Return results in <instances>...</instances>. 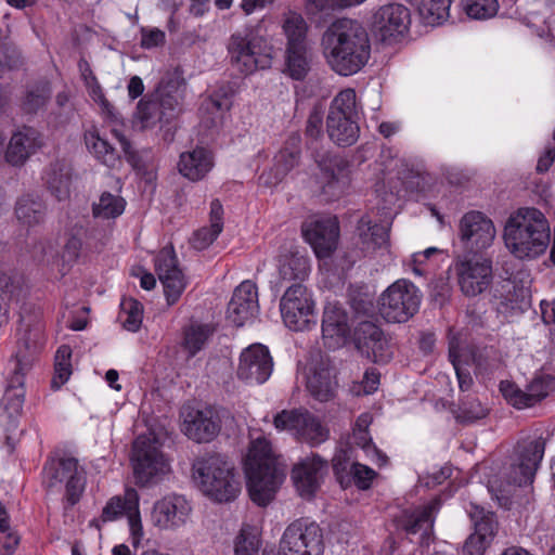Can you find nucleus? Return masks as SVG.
I'll return each mask as SVG.
<instances>
[{"label": "nucleus", "instance_id": "10", "mask_svg": "<svg viewBox=\"0 0 555 555\" xmlns=\"http://www.w3.org/2000/svg\"><path fill=\"white\" fill-rule=\"evenodd\" d=\"M133 475L137 485L146 487L169 474L170 465L154 438L139 436L133 443Z\"/></svg>", "mask_w": 555, "mask_h": 555}, {"label": "nucleus", "instance_id": "63", "mask_svg": "<svg viewBox=\"0 0 555 555\" xmlns=\"http://www.w3.org/2000/svg\"><path fill=\"white\" fill-rule=\"evenodd\" d=\"M165 42V33L158 28L143 29L141 46L145 49L158 47Z\"/></svg>", "mask_w": 555, "mask_h": 555}, {"label": "nucleus", "instance_id": "59", "mask_svg": "<svg viewBox=\"0 0 555 555\" xmlns=\"http://www.w3.org/2000/svg\"><path fill=\"white\" fill-rule=\"evenodd\" d=\"M214 231H215V228L211 225L203 227V228L198 229L197 231H195L190 240L192 247L197 250H203V249L207 248L210 244H212V242L220 234V233L212 234Z\"/></svg>", "mask_w": 555, "mask_h": 555}, {"label": "nucleus", "instance_id": "47", "mask_svg": "<svg viewBox=\"0 0 555 555\" xmlns=\"http://www.w3.org/2000/svg\"><path fill=\"white\" fill-rule=\"evenodd\" d=\"M327 116L359 117L356 91L352 88L340 90L332 100Z\"/></svg>", "mask_w": 555, "mask_h": 555}, {"label": "nucleus", "instance_id": "50", "mask_svg": "<svg viewBox=\"0 0 555 555\" xmlns=\"http://www.w3.org/2000/svg\"><path fill=\"white\" fill-rule=\"evenodd\" d=\"M464 350L460 346V341L455 337H451L449 341V358L455 370L459 385L462 390H468L473 384V378L464 369Z\"/></svg>", "mask_w": 555, "mask_h": 555}, {"label": "nucleus", "instance_id": "23", "mask_svg": "<svg viewBox=\"0 0 555 555\" xmlns=\"http://www.w3.org/2000/svg\"><path fill=\"white\" fill-rule=\"evenodd\" d=\"M305 240L311 245L318 258L328 257L337 247L339 225L335 217L318 218L302 227Z\"/></svg>", "mask_w": 555, "mask_h": 555}, {"label": "nucleus", "instance_id": "41", "mask_svg": "<svg viewBox=\"0 0 555 555\" xmlns=\"http://www.w3.org/2000/svg\"><path fill=\"white\" fill-rule=\"evenodd\" d=\"M72 168L69 165L61 162L51 164L43 176L48 190L59 201L69 197L72 186Z\"/></svg>", "mask_w": 555, "mask_h": 555}, {"label": "nucleus", "instance_id": "4", "mask_svg": "<svg viewBox=\"0 0 555 555\" xmlns=\"http://www.w3.org/2000/svg\"><path fill=\"white\" fill-rule=\"evenodd\" d=\"M16 351L9 361L10 380L2 402L10 418L21 415L25 399L24 377L31 370L43 345L42 327H25L20 333Z\"/></svg>", "mask_w": 555, "mask_h": 555}, {"label": "nucleus", "instance_id": "26", "mask_svg": "<svg viewBox=\"0 0 555 555\" xmlns=\"http://www.w3.org/2000/svg\"><path fill=\"white\" fill-rule=\"evenodd\" d=\"M182 417V431L198 443L211 441L221 428L220 417L211 408L203 410L188 408L183 410Z\"/></svg>", "mask_w": 555, "mask_h": 555}, {"label": "nucleus", "instance_id": "33", "mask_svg": "<svg viewBox=\"0 0 555 555\" xmlns=\"http://www.w3.org/2000/svg\"><path fill=\"white\" fill-rule=\"evenodd\" d=\"M43 145V137L39 131L30 127H24L12 134L4 158L12 166H22Z\"/></svg>", "mask_w": 555, "mask_h": 555}, {"label": "nucleus", "instance_id": "3", "mask_svg": "<svg viewBox=\"0 0 555 555\" xmlns=\"http://www.w3.org/2000/svg\"><path fill=\"white\" fill-rule=\"evenodd\" d=\"M503 241L516 259H538L545 254L551 243L550 222L537 208H519L506 220Z\"/></svg>", "mask_w": 555, "mask_h": 555}, {"label": "nucleus", "instance_id": "25", "mask_svg": "<svg viewBox=\"0 0 555 555\" xmlns=\"http://www.w3.org/2000/svg\"><path fill=\"white\" fill-rule=\"evenodd\" d=\"M468 515L474 524L475 531L463 545L464 555H483L490 545L496 530V520L493 513L483 507L470 504Z\"/></svg>", "mask_w": 555, "mask_h": 555}, {"label": "nucleus", "instance_id": "37", "mask_svg": "<svg viewBox=\"0 0 555 555\" xmlns=\"http://www.w3.org/2000/svg\"><path fill=\"white\" fill-rule=\"evenodd\" d=\"M212 167V154L204 147L182 153L178 163L179 172L193 182L204 179Z\"/></svg>", "mask_w": 555, "mask_h": 555}, {"label": "nucleus", "instance_id": "28", "mask_svg": "<svg viewBox=\"0 0 555 555\" xmlns=\"http://www.w3.org/2000/svg\"><path fill=\"white\" fill-rule=\"evenodd\" d=\"M259 311L257 286L251 281L242 282L228 305L227 319L235 326H243Z\"/></svg>", "mask_w": 555, "mask_h": 555}, {"label": "nucleus", "instance_id": "42", "mask_svg": "<svg viewBox=\"0 0 555 555\" xmlns=\"http://www.w3.org/2000/svg\"><path fill=\"white\" fill-rule=\"evenodd\" d=\"M279 278L283 282L302 281L309 272V261L298 254H285L278 259Z\"/></svg>", "mask_w": 555, "mask_h": 555}, {"label": "nucleus", "instance_id": "58", "mask_svg": "<svg viewBox=\"0 0 555 555\" xmlns=\"http://www.w3.org/2000/svg\"><path fill=\"white\" fill-rule=\"evenodd\" d=\"M50 95L51 89L49 83L44 82L36 86L27 92L23 102V107L28 113H35L47 104Z\"/></svg>", "mask_w": 555, "mask_h": 555}, {"label": "nucleus", "instance_id": "56", "mask_svg": "<svg viewBox=\"0 0 555 555\" xmlns=\"http://www.w3.org/2000/svg\"><path fill=\"white\" fill-rule=\"evenodd\" d=\"M299 151L297 147H294L293 150L284 149L275 155L274 169L276 173L274 183L279 182L291 169L297 165ZM260 179L263 180L266 184L273 183V181L266 179L264 175H261Z\"/></svg>", "mask_w": 555, "mask_h": 555}, {"label": "nucleus", "instance_id": "20", "mask_svg": "<svg viewBox=\"0 0 555 555\" xmlns=\"http://www.w3.org/2000/svg\"><path fill=\"white\" fill-rule=\"evenodd\" d=\"M273 371V360L269 349L261 344L245 348L240 357L237 377L247 384H263Z\"/></svg>", "mask_w": 555, "mask_h": 555}, {"label": "nucleus", "instance_id": "2", "mask_svg": "<svg viewBox=\"0 0 555 555\" xmlns=\"http://www.w3.org/2000/svg\"><path fill=\"white\" fill-rule=\"evenodd\" d=\"M249 496L259 506L268 505L285 478V467L271 443L259 431L250 433V443L244 460Z\"/></svg>", "mask_w": 555, "mask_h": 555}, {"label": "nucleus", "instance_id": "53", "mask_svg": "<svg viewBox=\"0 0 555 555\" xmlns=\"http://www.w3.org/2000/svg\"><path fill=\"white\" fill-rule=\"evenodd\" d=\"M451 0H422L420 13L427 24H440L450 15Z\"/></svg>", "mask_w": 555, "mask_h": 555}, {"label": "nucleus", "instance_id": "36", "mask_svg": "<svg viewBox=\"0 0 555 555\" xmlns=\"http://www.w3.org/2000/svg\"><path fill=\"white\" fill-rule=\"evenodd\" d=\"M440 507V501L434 499L428 504L415 509L412 513H405L402 527L408 534H420V542L422 544H429L433 529L435 515Z\"/></svg>", "mask_w": 555, "mask_h": 555}, {"label": "nucleus", "instance_id": "46", "mask_svg": "<svg viewBox=\"0 0 555 555\" xmlns=\"http://www.w3.org/2000/svg\"><path fill=\"white\" fill-rule=\"evenodd\" d=\"M286 73L296 80L305 78L310 69L307 46L286 48Z\"/></svg>", "mask_w": 555, "mask_h": 555}, {"label": "nucleus", "instance_id": "48", "mask_svg": "<svg viewBox=\"0 0 555 555\" xmlns=\"http://www.w3.org/2000/svg\"><path fill=\"white\" fill-rule=\"evenodd\" d=\"M126 207V201L118 194L103 192L98 202L93 203V216L101 219H115Z\"/></svg>", "mask_w": 555, "mask_h": 555}, {"label": "nucleus", "instance_id": "13", "mask_svg": "<svg viewBox=\"0 0 555 555\" xmlns=\"http://www.w3.org/2000/svg\"><path fill=\"white\" fill-rule=\"evenodd\" d=\"M312 294L300 283L287 287L280 300L284 324L292 331H305L317 324Z\"/></svg>", "mask_w": 555, "mask_h": 555}, {"label": "nucleus", "instance_id": "34", "mask_svg": "<svg viewBox=\"0 0 555 555\" xmlns=\"http://www.w3.org/2000/svg\"><path fill=\"white\" fill-rule=\"evenodd\" d=\"M350 333L348 317L338 302H327L322 320V337L324 344L335 349L343 346Z\"/></svg>", "mask_w": 555, "mask_h": 555}, {"label": "nucleus", "instance_id": "7", "mask_svg": "<svg viewBox=\"0 0 555 555\" xmlns=\"http://www.w3.org/2000/svg\"><path fill=\"white\" fill-rule=\"evenodd\" d=\"M324 542L318 524L296 519L289 524L280 540L278 552L264 550L262 555H323Z\"/></svg>", "mask_w": 555, "mask_h": 555}, {"label": "nucleus", "instance_id": "9", "mask_svg": "<svg viewBox=\"0 0 555 555\" xmlns=\"http://www.w3.org/2000/svg\"><path fill=\"white\" fill-rule=\"evenodd\" d=\"M79 70L83 80L88 95L96 103L101 109L102 115L112 127L113 135L118 140L120 146L127 157V160L137 169L141 170L143 165L141 164V157L135 151L132 150L130 142L125 137L121 126L122 120L119 114L115 111L114 106L107 101L104 94V90L100 85L98 78L93 74L90 65L87 61L81 60L79 62Z\"/></svg>", "mask_w": 555, "mask_h": 555}, {"label": "nucleus", "instance_id": "19", "mask_svg": "<svg viewBox=\"0 0 555 555\" xmlns=\"http://www.w3.org/2000/svg\"><path fill=\"white\" fill-rule=\"evenodd\" d=\"M496 236L490 218L479 211L465 214L460 221V238L465 247L474 253L489 248Z\"/></svg>", "mask_w": 555, "mask_h": 555}, {"label": "nucleus", "instance_id": "40", "mask_svg": "<svg viewBox=\"0 0 555 555\" xmlns=\"http://www.w3.org/2000/svg\"><path fill=\"white\" fill-rule=\"evenodd\" d=\"M234 555H259L262 547V531L257 524L243 522L232 541Z\"/></svg>", "mask_w": 555, "mask_h": 555}, {"label": "nucleus", "instance_id": "11", "mask_svg": "<svg viewBox=\"0 0 555 555\" xmlns=\"http://www.w3.org/2000/svg\"><path fill=\"white\" fill-rule=\"evenodd\" d=\"M262 42L263 39L256 36L250 28L233 33L227 44L232 66L245 75L251 74L258 68L269 67L271 57L267 53H261Z\"/></svg>", "mask_w": 555, "mask_h": 555}, {"label": "nucleus", "instance_id": "24", "mask_svg": "<svg viewBox=\"0 0 555 555\" xmlns=\"http://www.w3.org/2000/svg\"><path fill=\"white\" fill-rule=\"evenodd\" d=\"M503 397L517 409L530 408L555 391V378L545 375L534 378L527 387V391L518 388L514 383L503 380L500 384Z\"/></svg>", "mask_w": 555, "mask_h": 555}, {"label": "nucleus", "instance_id": "12", "mask_svg": "<svg viewBox=\"0 0 555 555\" xmlns=\"http://www.w3.org/2000/svg\"><path fill=\"white\" fill-rule=\"evenodd\" d=\"M273 424L279 431H288L310 447H317L330 437L326 424L307 410H283L274 416Z\"/></svg>", "mask_w": 555, "mask_h": 555}, {"label": "nucleus", "instance_id": "27", "mask_svg": "<svg viewBox=\"0 0 555 555\" xmlns=\"http://www.w3.org/2000/svg\"><path fill=\"white\" fill-rule=\"evenodd\" d=\"M155 270L168 304H175L183 293L186 280L171 248H163L158 253L155 258Z\"/></svg>", "mask_w": 555, "mask_h": 555}, {"label": "nucleus", "instance_id": "54", "mask_svg": "<svg viewBox=\"0 0 555 555\" xmlns=\"http://www.w3.org/2000/svg\"><path fill=\"white\" fill-rule=\"evenodd\" d=\"M212 334L209 325L193 324L185 330L183 346L190 356L196 354Z\"/></svg>", "mask_w": 555, "mask_h": 555}, {"label": "nucleus", "instance_id": "16", "mask_svg": "<svg viewBox=\"0 0 555 555\" xmlns=\"http://www.w3.org/2000/svg\"><path fill=\"white\" fill-rule=\"evenodd\" d=\"M44 477L49 487L65 482L66 499L74 505L78 502L86 485L85 470L73 457L53 460L44 466Z\"/></svg>", "mask_w": 555, "mask_h": 555}, {"label": "nucleus", "instance_id": "52", "mask_svg": "<svg viewBox=\"0 0 555 555\" xmlns=\"http://www.w3.org/2000/svg\"><path fill=\"white\" fill-rule=\"evenodd\" d=\"M461 5L468 17L479 21L494 17L500 8L498 0H462Z\"/></svg>", "mask_w": 555, "mask_h": 555}, {"label": "nucleus", "instance_id": "62", "mask_svg": "<svg viewBox=\"0 0 555 555\" xmlns=\"http://www.w3.org/2000/svg\"><path fill=\"white\" fill-rule=\"evenodd\" d=\"M379 377L380 374L375 370H367L364 373L363 379L361 382L359 390H357V395H371L375 392L379 386Z\"/></svg>", "mask_w": 555, "mask_h": 555}, {"label": "nucleus", "instance_id": "15", "mask_svg": "<svg viewBox=\"0 0 555 555\" xmlns=\"http://www.w3.org/2000/svg\"><path fill=\"white\" fill-rule=\"evenodd\" d=\"M179 90L176 85L160 83L155 94L141 100L138 104L135 119L142 129H151L163 121H168L179 105Z\"/></svg>", "mask_w": 555, "mask_h": 555}, {"label": "nucleus", "instance_id": "5", "mask_svg": "<svg viewBox=\"0 0 555 555\" xmlns=\"http://www.w3.org/2000/svg\"><path fill=\"white\" fill-rule=\"evenodd\" d=\"M193 479L204 495L219 503L235 500L242 489L234 466L220 454L197 459L193 464Z\"/></svg>", "mask_w": 555, "mask_h": 555}, {"label": "nucleus", "instance_id": "8", "mask_svg": "<svg viewBox=\"0 0 555 555\" xmlns=\"http://www.w3.org/2000/svg\"><path fill=\"white\" fill-rule=\"evenodd\" d=\"M422 294L409 280L400 279L379 297V313L389 323L409 321L420 309Z\"/></svg>", "mask_w": 555, "mask_h": 555}, {"label": "nucleus", "instance_id": "30", "mask_svg": "<svg viewBox=\"0 0 555 555\" xmlns=\"http://www.w3.org/2000/svg\"><path fill=\"white\" fill-rule=\"evenodd\" d=\"M326 472L327 462L318 454H312L294 466L292 479L301 496L311 498Z\"/></svg>", "mask_w": 555, "mask_h": 555}, {"label": "nucleus", "instance_id": "32", "mask_svg": "<svg viewBox=\"0 0 555 555\" xmlns=\"http://www.w3.org/2000/svg\"><path fill=\"white\" fill-rule=\"evenodd\" d=\"M140 511V495L132 487H127L124 494L112 496L102 509V514L98 518H93L89 526L96 530L102 529V525L112 522L126 516L127 519Z\"/></svg>", "mask_w": 555, "mask_h": 555}, {"label": "nucleus", "instance_id": "14", "mask_svg": "<svg viewBox=\"0 0 555 555\" xmlns=\"http://www.w3.org/2000/svg\"><path fill=\"white\" fill-rule=\"evenodd\" d=\"M453 270L461 292L467 297L482 294L492 283V261L482 256H461L455 260Z\"/></svg>", "mask_w": 555, "mask_h": 555}, {"label": "nucleus", "instance_id": "60", "mask_svg": "<svg viewBox=\"0 0 555 555\" xmlns=\"http://www.w3.org/2000/svg\"><path fill=\"white\" fill-rule=\"evenodd\" d=\"M130 542L134 548H139L144 538V530L140 511L128 519Z\"/></svg>", "mask_w": 555, "mask_h": 555}, {"label": "nucleus", "instance_id": "45", "mask_svg": "<svg viewBox=\"0 0 555 555\" xmlns=\"http://www.w3.org/2000/svg\"><path fill=\"white\" fill-rule=\"evenodd\" d=\"M88 150L104 165L115 167L119 157L112 145L100 137L98 131L91 130L85 134Z\"/></svg>", "mask_w": 555, "mask_h": 555}, {"label": "nucleus", "instance_id": "43", "mask_svg": "<svg viewBox=\"0 0 555 555\" xmlns=\"http://www.w3.org/2000/svg\"><path fill=\"white\" fill-rule=\"evenodd\" d=\"M282 28L287 39V47L307 46L308 25L301 14L293 11L285 13Z\"/></svg>", "mask_w": 555, "mask_h": 555}, {"label": "nucleus", "instance_id": "64", "mask_svg": "<svg viewBox=\"0 0 555 555\" xmlns=\"http://www.w3.org/2000/svg\"><path fill=\"white\" fill-rule=\"evenodd\" d=\"M322 125H323V113L319 108H314L309 115L307 121V134L311 138H319L322 134Z\"/></svg>", "mask_w": 555, "mask_h": 555}, {"label": "nucleus", "instance_id": "18", "mask_svg": "<svg viewBox=\"0 0 555 555\" xmlns=\"http://www.w3.org/2000/svg\"><path fill=\"white\" fill-rule=\"evenodd\" d=\"M190 502L180 494H168L157 500L151 511V524L164 531L183 527L191 515Z\"/></svg>", "mask_w": 555, "mask_h": 555}, {"label": "nucleus", "instance_id": "31", "mask_svg": "<svg viewBox=\"0 0 555 555\" xmlns=\"http://www.w3.org/2000/svg\"><path fill=\"white\" fill-rule=\"evenodd\" d=\"M358 246L365 257H378L390 253L389 227L373 223L362 217L358 223Z\"/></svg>", "mask_w": 555, "mask_h": 555}, {"label": "nucleus", "instance_id": "35", "mask_svg": "<svg viewBox=\"0 0 555 555\" xmlns=\"http://www.w3.org/2000/svg\"><path fill=\"white\" fill-rule=\"evenodd\" d=\"M349 168L341 158H331L321 165L319 183L321 193L327 198L333 199L341 196L349 186Z\"/></svg>", "mask_w": 555, "mask_h": 555}, {"label": "nucleus", "instance_id": "44", "mask_svg": "<svg viewBox=\"0 0 555 555\" xmlns=\"http://www.w3.org/2000/svg\"><path fill=\"white\" fill-rule=\"evenodd\" d=\"M15 215L22 223L35 225L43 219L44 206L38 197L29 194L23 195L16 202Z\"/></svg>", "mask_w": 555, "mask_h": 555}, {"label": "nucleus", "instance_id": "39", "mask_svg": "<svg viewBox=\"0 0 555 555\" xmlns=\"http://www.w3.org/2000/svg\"><path fill=\"white\" fill-rule=\"evenodd\" d=\"M39 247L42 253L40 260L46 261L48 264L56 266L57 270L64 274L65 266L76 261L80 255L82 247L81 235L76 233L67 238L61 259L53 256L54 246L51 243H40Z\"/></svg>", "mask_w": 555, "mask_h": 555}, {"label": "nucleus", "instance_id": "17", "mask_svg": "<svg viewBox=\"0 0 555 555\" xmlns=\"http://www.w3.org/2000/svg\"><path fill=\"white\" fill-rule=\"evenodd\" d=\"M411 23L410 11L403 4L379 7L372 16V30L383 42H395L405 35Z\"/></svg>", "mask_w": 555, "mask_h": 555}, {"label": "nucleus", "instance_id": "29", "mask_svg": "<svg viewBox=\"0 0 555 555\" xmlns=\"http://www.w3.org/2000/svg\"><path fill=\"white\" fill-rule=\"evenodd\" d=\"M337 388L335 367L328 359L311 361L307 369V389L310 395L326 402L334 398Z\"/></svg>", "mask_w": 555, "mask_h": 555}, {"label": "nucleus", "instance_id": "51", "mask_svg": "<svg viewBox=\"0 0 555 555\" xmlns=\"http://www.w3.org/2000/svg\"><path fill=\"white\" fill-rule=\"evenodd\" d=\"M72 349L69 346H61L55 354L54 375L51 380L53 389H60L72 375Z\"/></svg>", "mask_w": 555, "mask_h": 555}, {"label": "nucleus", "instance_id": "55", "mask_svg": "<svg viewBox=\"0 0 555 555\" xmlns=\"http://www.w3.org/2000/svg\"><path fill=\"white\" fill-rule=\"evenodd\" d=\"M124 327L129 332H137L143 320V306L133 298H125L120 304Z\"/></svg>", "mask_w": 555, "mask_h": 555}, {"label": "nucleus", "instance_id": "49", "mask_svg": "<svg viewBox=\"0 0 555 555\" xmlns=\"http://www.w3.org/2000/svg\"><path fill=\"white\" fill-rule=\"evenodd\" d=\"M20 293V281L5 272H0V326L8 320L10 302L17 299Z\"/></svg>", "mask_w": 555, "mask_h": 555}, {"label": "nucleus", "instance_id": "57", "mask_svg": "<svg viewBox=\"0 0 555 555\" xmlns=\"http://www.w3.org/2000/svg\"><path fill=\"white\" fill-rule=\"evenodd\" d=\"M231 106V96L225 92H215L203 103V109L211 115L214 124L220 122Z\"/></svg>", "mask_w": 555, "mask_h": 555}, {"label": "nucleus", "instance_id": "1", "mask_svg": "<svg viewBox=\"0 0 555 555\" xmlns=\"http://www.w3.org/2000/svg\"><path fill=\"white\" fill-rule=\"evenodd\" d=\"M322 48L330 67L341 76L357 74L371 54L365 28L349 18L337 20L327 27L322 36Z\"/></svg>", "mask_w": 555, "mask_h": 555}, {"label": "nucleus", "instance_id": "38", "mask_svg": "<svg viewBox=\"0 0 555 555\" xmlns=\"http://www.w3.org/2000/svg\"><path fill=\"white\" fill-rule=\"evenodd\" d=\"M326 131L330 139L337 145L350 146L359 139V117L327 116Z\"/></svg>", "mask_w": 555, "mask_h": 555}, {"label": "nucleus", "instance_id": "6", "mask_svg": "<svg viewBox=\"0 0 555 555\" xmlns=\"http://www.w3.org/2000/svg\"><path fill=\"white\" fill-rule=\"evenodd\" d=\"M545 441L542 437L528 439L517 447L514 463L504 473L506 481L498 477L488 480V491L498 500L500 505L506 506L512 486H524L532 482L535 472L543 459Z\"/></svg>", "mask_w": 555, "mask_h": 555}, {"label": "nucleus", "instance_id": "61", "mask_svg": "<svg viewBox=\"0 0 555 555\" xmlns=\"http://www.w3.org/2000/svg\"><path fill=\"white\" fill-rule=\"evenodd\" d=\"M444 251L437 247H428L423 251H417L412 255V272L415 275H423L424 271L421 267L430 259L434 255H442Z\"/></svg>", "mask_w": 555, "mask_h": 555}, {"label": "nucleus", "instance_id": "22", "mask_svg": "<svg viewBox=\"0 0 555 555\" xmlns=\"http://www.w3.org/2000/svg\"><path fill=\"white\" fill-rule=\"evenodd\" d=\"M332 465L344 488L354 485L360 490H367L376 477V472L354 460L350 450L337 451L332 460Z\"/></svg>", "mask_w": 555, "mask_h": 555}, {"label": "nucleus", "instance_id": "21", "mask_svg": "<svg viewBox=\"0 0 555 555\" xmlns=\"http://www.w3.org/2000/svg\"><path fill=\"white\" fill-rule=\"evenodd\" d=\"M357 349L375 363H387L393 354L392 346L384 332L372 322H362L356 328Z\"/></svg>", "mask_w": 555, "mask_h": 555}]
</instances>
